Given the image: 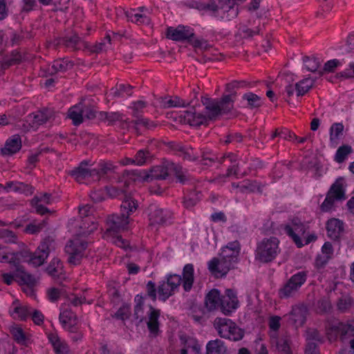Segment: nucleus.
Returning <instances> with one entry per match:
<instances>
[{
	"label": "nucleus",
	"instance_id": "3c124183",
	"mask_svg": "<svg viewBox=\"0 0 354 354\" xmlns=\"http://www.w3.org/2000/svg\"><path fill=\"white\" fill-rule=\"evenodd\" d=\"M277 347L280 354H291L290 339L288 337H282L279 339Z\"/></svg>",
	"mask_w": 354,
	"mask_h": 354
},
{
	"label": "nucleus",
	"instance_id": "393cba45",
	"mask_svg": "<svg viewBox=\"0 0 354 354\" xmlns=\"http://www.w3.org/2000/svg\"><path fill=\"white\" fill-rule=\"evenodd\" d=\"M328 236L333 240L339 239L344 230L343 223L337 218H331L326 223Z\"/></svg>",
	"mask_w": 354,
	"mask_h": 354
},
{
	"label": "nucleus",
	"instance_id": "4be33fe9",
	"mask_svg": "<svg viewBox=\"0 0 354 354\" xmlns=\"http://www.w3.org/2000/svg\"><path fill=\"white\" fill-rule=\"evenodd\" d=\"M236 3V0H211L209 3L201 4L198 8L200 10L207 9L213 12H216L218 9L229 11Z\"/></svg>",
	"mask_w": 354,
	"mask_h": 354
},
{
	"label": "nucleus",
	"instance_id": "aec40b11",
	"mask_svg": "<svg viewBox=\"0 0 354 354\" xmlns=\"http://www.w3.org/2000/svg\"><path fill=\"white\" fill-rule=\"evenodd\" d=\"M307 314L308 310L305 306L294 307L290 314L287 315L288 322L296 328L301 326L306 322Z\"/></svg>",
	"mask_w": 354,
	"mask_h": 354
},
{
	"label": "nucleus",
	"instance_id": "774afa93",
	"mask_svg": "<svg viewBox=\"0 0 354 354\" xmlns=\"http://www.w3.org/2000/svg\"><path fill=\"white\" fill-rule=\"evenodd\" d=\"M82 110L83 113V118H84L88 120H91L96 117V111L93 109V107L91 106H84L82 103Z\"/></svg>",
	"mask_w": 354,
	"mask_h": 354
},
{
	"label": "nucleus",
	"instance_id": "c85d7f7f",
	"mask_svg": "<svg viewBox=\"0 0 354 354\" xmlns=\"http://www.w3.org/2000/svg\"><path fill=\"white\" fill-rule=\"evenodd\" d=\"M20 257H24L22 252H10L6 247L0 245V262L8 263L12 267Z\"/></svg>",
	"mask_w": 354,
	"mask_h": 354
},
{
	"label": "nucleus",
	"instance_id": "4468645a",
	"mask_svg": "<svg viewBox=\"0 0 354 354\" xmlns=\"http://www.w3.org/2000/svg\"><path fill=\"white\" fill-rule=\"evenodd\" d=\"M285 232L292 238L294 242L299 246L303 245L300 239L306 232V226L298 218L292 220L290 225H286Z\"/></svg>",
	"mask_w": 354,
	"mask_h": 354
},
{
	"label": "nucleus",
	"instance_id": "6e6552de",
	"mask_svg": "<svg viewBox=\"0 0 354 354\" xmlns=\"http://www.w3.org/2000/svg\"><path fill=\"white\" fill-rule=\"evenodd\" d=\"M345 187L344 178H338L330 187L324 201L320 206L321 210L324 212H330L333 209L335 201L346 199Z\"/></svg>",
	"mask_w": 354,
	"mask_h": 354
},
{
	"label": "nucleus",
	"instance_id": "c03bdc74",
	"mask_svg": "<svg viewBox=\"0 0 354 354\" xmlns=\"http://www.w3.org/2000/svg\"><path fill=\"white\" fill-rule=\"evenodd\" d=\"M150 225H161L166 222V216L163 214L162 209L154 208L151 209L149 213Z\"/></svg>",
	"mask_w": 354,
	"mask_h": 354
},
{
	"label": "nucleus",
	"instance_id": "864d4df0",
	"mask_svg": "<svg viewBox=\"0 0 354 354\" xmlns=\"http://www.w3.org/2000/svg\"><path fill=\"white\" fill-rule=\"evenodd\" d=\"M243 99L247 100L248 106L251 108H257L261 106L260 97L253 93H245L243 95Z\"/></svg>",
	"mask_w": 354,
	"mask_h": 354
},
{
	"label": "nucleus",
	"instance_id": "0e129e2a",
	"mask_svg": "<svg viewBox=\"0 0 354 354\" xmlns=\"http://www.w3.org/2000/svg\"><path fill=\"white\" fill-rule=\"evenodd\" d=\"M243 336V332L242 330L235 325L230 330L229 335L225 338L233 341H239L242 339Z\"/></svg>",
	"mask_w": 354,
	"mask_h": 354
},
{
	"label": "nucleus",
	"instance_id": "e2e57ef3",
	"mask_svg": "<svg viewBox=\"0 0 354 354\" xmlns=\"http://www.w3.org/2000/svg\"><path fill=\"white\" fill-rule=\"evenodd\" d=\"M248 85L247 82L245 81H233L230 83L226 84L225 91L229 93L228 94H234V97H236L235 90L240 87H244Z\"/></svg>",
	"mask_w": 354,
	"mask_h": 354
},
{
	"label": "nucleus",
	"instance_id": "58836bf2",
	"mask_svg": "<svg viewBox=\"0 0 354 354\" xmlns=\"http://www.w3.org/2000/svg\"><path fill=\"white\" fill-rule=\"evenodd\" d=\"M324 257L318 256L316 259V265L317 267H323L330 258L333 252L332 244L329 242H326L322 249Z\"/></svg>",
	"mask_w": 354,
	"mask_h": 354
},
{
	"label": "nucleus",
	"instance_id": "9b49d317",
	"mask_svg": "<svg viewBox=\"0 0 354 354\" xmlns=\"http://www.w3.org/2000/svg\"><path fill=\"white\" fill-rule=\"evenodd\" d=\"M129 184L130 181L128 178L123 175L119 177L115 181L113 182L110 185L106 186L105 189L107 194L111 198L124 197V201L127 199L132 200L127 195Z\"/></svg>",
	"mask_w": 354,
	"mask_h": 354
},
{
	"label": "nucleus",
	"instance_id": "13d9d810",
	"mask_svg": "<svg viewBox=\"0 0 354 354\" xmlns=\"http://www.w3.org/2000/svg\"><path fill=\"white\" fill-rule=\"evenodd\" d=\"M62 41L67 47L75 48L76 45L80 41V38L76 33H73L71 35L64 37Z\"/></svg>",
	"mask_w": 354,
	"mask_h": 354
},
{
	"label": "nucleus",
	"instance_id": "a211bd4d",
	"mask_svg": "<svg viewBox=\"0 0 354 354\" xmlns=\"http://www.w3.org/2000/svg\"><path fill=\"white\" fill-rule=\"evenodd\" d=\"M10 192L22 193L28 195L32 193V188L30 185L19 181H9L5 185L0 184V192L8 193Z\"/></svg>",
	"mask_w": 354,
	"mask_h": 354
},
{
	"label": "nucleus",
	"instance_id": "37998d69",
	"mask_svg": "<svg viewBox=\"0 0 354 354\" xmlns=\"http://www.w3.org/2000/svg\"><path fill=\"white\" fill-rule=\"evenodd\" d=\"M160 315L159 311L151 307V311L149 315V321L147 322V327L149 331L156 335L158 330V317Z\"/></svg>",
	"mask_w": 354,
	"mask_h": 354
},
{
	"label": "nucleus",
	"instance_id": "a878e982",
	"mask_svg": "<svg viewBox=\"0 0 354 354\" xmlns=\"http://www.w3.org/2000/svg\"><path fill=\"white\" fill-rule=\"evenodd\" d=\"M12 310H10V315L14 319L25 320L32 313V308L19 304V301L15 300L12 305Z\"/></svg>",
	"mask_w": 354,
	"mask_h": 354
},
{
	"label": "nucleus",
	"instance_id": "e433bc0d",
	"mask_svg": "<svg viewBox=\"0 0 354 354\" xmlns=\"http://www.w3.org/2000/svg\"><path fill=\"white\" fill-rule=\"evenodd\" d=\"M221 298L219 292L213 289L206 296L205 305L209 310H213L221 304Z\"/></svg>",
	"mask_w": 354,
	"mask_h": 354
},
{
	"label": "nucleus",
	"instance_id": "72a5a7b5",
	"mask_svg": "<svg viewBox=\"0 0 354 354\" xmlns=\"http://www.w3.org/2000/svg\"><path fill=\"white\" fill-rule=\"evenodd\" d=\"M227 348L221 339L209 341L206 346V354H226Z\"/></svg>",
	"mask_w": 354,
	"mask_h": 354
},
{
	"label": "nucleus",
	"instance_id": "7c9ffc66",
	"mask_svg": "<svg viewBox=\"0 0 354 354\" xmlns=\"http://www.w3.org/2000/svg\"><path fill=\"white\" fill-rule=\"evenodd\" d=\"M73 65V63L69 60L64 59H57L53 62L50 67H48V71L50 75L55 74L57 72H65L71 69Z\"/></svg>",
	"mask_w": 354,
	"mask_h": 354
},
{
	"label": "nucleus",
	"instance_id": "1a4fd4ad",
	"mask_svg": "<svg viewBox=\"0 0 354 354\" xmlns=\"http://www.w3.org/2000/svg\"><path fill=\"white\" fill-rule=\"evenodd\" d=\"M307 274L304 271L299 272L292 275L287 282L279 290L281 299L293 297L306 282Z\"/></svg>",
	"mask_w": 354,
	"mask_h": 354
},
{
	"label": "nucleus",
	"instance_id": "b1692460",
	"mask_svg": "<svg viewBox=\"0 0 354 354\" xmlns=\"http://www.w3.org/2000/svg\"><path fill=\"white\" fill-rule=\"evenodd\" d=\"M236 324L229 319L217 317L214 319V326L220 337L225 338L229 335V331Z\"/></svg>",
	"mask_w": 354,
	"mask_h": 354
},
{
	"label": "nucleus",
	"instance_id": "f3484780",
	"mask_svg": "<svg viewBox=\"0 0 354 354\" xmlns=\"http://www.w3.org/2000/svg\"><path fill=\"white\" fill-rule=\"evenodd\" d=\"M260 32L259 24H257L255 21L252 24L250 21H248L246 24H240L239 25L235 36L241 39H251L255 35H259Z\"/></svg>",
	"mask_w": 354,
	"mask_h": 354
},
{
	"label": "nucleus",
	"instance_id": "2f4dec72",
	"mask_svg": "<svg viewBox=\"0 0 354 354\" xmlns=\"http://www.w3.org/2000/svg\"><path fill=\"white\" fill-rule=\"evenodd\" d=\"M344 125L342 123L336 122L330 128V142L332 146L336 147L343 136Z\"/></svg>",
	"mask_w": 354,
	"mask_h": 354
},
{
	"label": "nucleus",
	"instance_id": "f257e3e1",
	"mask_svg": "<svg viewBox=\"0 0 354 354\" xmlns=\"http://www.w3.org/2000/svg\"><path fill=\"white\" fill-rule=\"evenodd\" d=\"M234 94H227L220 100L203 97L201 102L206 109L207 115L196 113L195 108L185 111L180 115L181 120L190 126L206 124L208 120L215 119L218 115L230 112L234 107Z\"/></svg>",
	"mask_w": 354,
	"mask_h": 354
},
{
	"label": "nucleus",
	"instance_id": "423d86ee",
	"mask_svg": "<svg viewBox=\"0 0 354 354\" xmlns=\"http://www.w3.org/2000/svg\"><path fill=\"white\" fill-rule=\"evenodd\" d=\"M55 249V240L51 236L46 237L38 246L37 250L34 253L28 251L21 252L23 257H29L28 261L35 267L43 265L48 258L50 251Z\"/></svg>",
	"mask_w": 354,
	"mask_h": 354
},
{
	"label": "nucleus",
	"instance_id": "f03ea898",
	"mask_svg": "<svg viewBox=\"0 0 354 354\" xmlns=\"http://www.w3.org/2000/svg\"><path fill=\"white\" fill-rule=\"evenodd\" d=\"M174 174L180 183L185 184L189 180L187 171L180 165L173 162H167L165 165H158L153 167L149 171H133L132 175L136 176L133 180L142 179L143 181L149 182L153 180L165 179L169 174Z\"/></svg>",
	"mask_w": 354,
	"mask_h": 354
},
{
	"label": "nucleus",
	"instance_id": "09e8293b",
	"mask_svg": "<svg viewBox=\"0 0 354 354\" xmlns=\"http://www.w3.org/2000/svg\"><path fill=\"white\" fill-rule=\"evenodd\" d=\"M177 153L180 157H182L184 160L196 161L198 160V156L194 154L192 148H185L184 147H177Z\"/></svg>",
	"mask_w": 354,
	"mask_h": 354
},
{
	"label": "nucleus",
	"instance_id": "603ef678",
	"mask_svg": "<svg viewBox=\"0 0 354 354\" xmlns=\"http://www.w3.org/2000/svg\"><path fill=\"white\" fill-rule=\"evenodd\" d=\"M353 305V300L350 297L342 296L337 301V306L341 312L348 310Z\"/></svg>",
	"mask_w": 354,
	"mask_h": 354
},
{
	"label": "nucleus",
	"instance_id": "79ce46f5",
	"mask_svg": "<svg viewBox=\"0 0 354 354\" xmlns=\"http://www.w3.org/2000/svg\"><path fill=\"white\" fill-rule=\"evenodd\" d=\"M68 117L73 120L75 125H79L83 122L82 103L75 105L69 109Z\"/></svg>",
	"mask_w": 354,
	"mask_h": 354
},
{
	"label": "nucleus",
	"instance_id": "de8ad7c7",
	"mask_svg": "<svg viewBox=\"0 0 354 354\" xmlns=\"http://www.w3.org/2000/svg\"><path fill=\"white\" fill-rule=\"evenodd\" d=\"M189 43L196 50L201 51L209 50L212 48V45L203 38H197L193 36L189 39Z\"/></svg>",
	"mask_w": 354,
	"mask_h": 354
},
{
	"label": "nucleus",
	"instance_id": "c9c22d12",
	"mask_svg": "<svg viewBox=\"0 0 354 354\" xmlns=\"http://www.w3.org/2000/svg\"><path fill=\"white\" fill-rule=\"evenodd\" d=\"M116 166L111 161H102L98 164L97 168H94L97 174L95 176V180H99L103 176L109 173L115 172Z\"/></svg>",
	"mask_w": 354,
	"mask_h": 354
},
{
	"label": "nucleus",
	"instance_id": "bf43d9fd",
	"mask_svg": "<svg viewBox=\"0 0 354 354\" xmlns=\"http://www.w3.org/2000/svg\"><path fill=\"white\" fill-rule=\"evenodd\" d=\"M306 68L311 72H315L320 66L319 62L314 57H306L304 58Z\"/></svg>",
	"mask_w": 354,
	"mask_h": 354
},
{
	"label": "nucleus",
	"instance_id": "c756f323",
	"mask_svg": "<svg viewBox=\"0 0 354 354\" xmlns=\"http://www.w3.org/2000/svg\"><path fill=\"white\" fill-rule=\"evenodd\" d=\"M194 266L191 263L186 264L183 268L182 283L184 290L187 292L192 288L194 281Z\"/></svg>",
	"mask_w": 354,
	"mask_h": 354
},
{
	"label": "nucleus",
	"instance_id": "69168bd1",
	"mask_svg": "<svg viewBox=\"0 0 354 354\" xmlns=\"http://www.w3.org/2000/svg\"><path fill=\"white\" fill-rule=\"evenodd\" d=\"M306 341L307 343L309 342H322V336L319 332L315 328H309L306 331Z\"/></svg>",
	"mask_w": 354,
	"mask_h": 354
},
{
	"label": "nucleus",
	"instance_id": "473e14b6",
	"mask_svg": "<svg viewBox=\"0 0 354 354\" xmlns=\"http://www.w3.org/2000/svg\"><path fill=\"white\" fill-rule=\"evenodd\" d=\"M47 273L55 279L59 278L64 272V267L60 259L54 258L46 269Z\"/></svg>",
	"mask_w": 354,
	"mask_h": 354
},
{
	"label": "nucleus",
	"instance_id": "9d476101",
	"mask_svg": "<svg viewBox=\"0 0 354 354\" xmlns=\"http://www.w3.org/2000/svg\"><path fill=\"white\" fill-rule=\"evenodd\" d=\"M182 283V277L178 274H169L166 281H162L158 286L159 298L163 301L174 294Z\"/></svg>",
	"mask_w": 354,
	"mask_h": 354
},
{
	"label": "nucleus",
	"instance_id": "f8f14e48",
	"mask_svg": "<svg viewBox=\"0 0 354 354\" xmlns=\"http://www.w3.org/2000/svg\"><path fill=\"white\" fill-rule=\"evenodd\" d=\"M93 212L94 209L88 205L79 207V214L82 222L80 227L84 234H89L97 229V224Z\"/></svg>",
	"mask_w": 354,
	"mask_h": 354
},
{
	"label": "nucleus",
	"instance_id": "2eb2a0df",
	"mask_svg": "<svg viewBox=\"0 0 354 354\" xmlns=\"http://www.w3.org/2000/svg\"><path fill=\"white\" fill-rule=\"evenodd\" d=\"M193 36H194L193 30L187 26H178L176 28L169 27L167 30V38L174 41H181L188 40V41H189V39L191 37H193Z\"/></svg>",
	"mask_w": 354,
	"mask_h": 354
},
{
	"label": "nucleus",
	"instance_id": "39448f33",
	"mask_svg": "<svg viewBox=\"0 0 354 354\" xmlns=\"http://www.w3.org/2000/svg\"><path fill=\"white\" fill-rule=\"evenodd\" d=\"M87 247V241L82 236H77L69 240L64 249L68 256V263L71 266L80 264L82 259L86 256Z\"/></svg>",
	"mask_w": 354,
	"mask_h": 354
},
{
	"label": "nucleus",
	"instance_id": "f704fd0d",
	"mask_svg": "<svg viewBox=\"0 0 354 354\" xmlns=\"http://www.w3.org/2000/svg\"><path fill=\"white\" fill-rule=\"evenodd\" d=\"M227 160L232 164V165L228 167L225 176L229 177L232 175H236L239 170V164L236 162V155L234 153L225 154L219 159L218 162L221 164H223Z\"/></svg>",
	"mask_w": 354,
	"mask_h": 354
},
{
	"label": "nucleus",
	"instance_id": "0eeeda50",
	"mask_svg": "<svg viewBox=\"0 0 354 354\" xmlns=\"http://www.w3.org/2000/svg\"><path fill=\"white\" fill-rule=\"evenodd\" d=\"M279 243L275 237L262 240L258 243L255 250V259L262 263L272 261L279 252Z\"/></svg>",
	"mask_w": 354,
	"mask_h": 354
},
{
	"label": "nucleus",
	"instance_id": "dca6fc26",
	"mask_svg": "<svg viewBox=\"0 0 354 354\" xmlns=\"http://www.w3.org/2000/svg\"><path fill=\"white\" fill-rule=\"evenodd\" d=\"M87 165V162L83 161L77 167L71 170L69 174L79 183H82L84 180L88 178L95 180V175L97 174V172L94 170V168H88Z\"/></svg>",
	"mask_w": 354,
	"mask_h": 354
},
{
	"label": "nucleus",
	"instance_id": "6e6d98bb",
	"mask_svg": "<svg viewBox=\"0 0 354 354\" xmlns=\"http://www.w3.org/2000/svg\"><path fill=\"white\" fill-rule=\"evenodd\" d=\"M189 104V102H186L182 99L175 97L172 99H169L165 100L164 102L163 106L165 108H171V107H180V106H186Z\"/></svg>",
	"mask_w": 354,
	"mask_h": 354
},
{
	"label": "nucleus",
	"instance_id": "8fccbe9b",
	"mask_svg": "<svg viewBox=\"0 0 354 354\" xmlns=\"http://www.w3.org/2000/svg\"><path fill=\"white\" fill-rule=\"evenodd\" d=\"M352 152L351 147L348 145H343L338 148L337 150L335 160L336 162L341 163L343 162L346 158L347 156Z\"/></svg>",
	"mask_w": 354,
	"mask_h": 354
},
{
	"label": "nucleus",
	"instance_id": "bb28decb",
	"mask_svg": "<svg viewBox=\"0 0 354 354\" xmlns=\"http://www.w3.org/2000/svg\"><path fill=\"white\" fill-rule=\"evenodd\" d=\"M12 268H15V277L19 279L24 285H36V279L25 271L19 260Z\"/></svg>",
	"mask_w": 354,
	"mask_h": 354
},
{
	"label": "nucleus",
	"instance_id": "a19ab883",
	"mask_svg": "<svg viewBox=\"0 0 354 354\" xmlns=\"http://www.w3.org/2000/svg\"><path fill=\"white\" fill-rule=\"evenodd\" d=\"M315 80L305 78L295 84V90L297 96H302L306 94L313 86Z\"/></svg>",
	"mask_w": 354,
	"mask_h": 354
},
{
	"label": "nucleus",
	"instance_id": "a18cd8bd",
	"mask_svg": "<svg viewBox=\"0 0 354 354\" xmlns=\"http://www.w3.org/2000/svg\"><path fill=\"white\" fill-rule=\"evenodd\" d=\"M48 338L53 346L54 351L57 354H68V348L67 345L62 342L58 337L54 335H50Z\"/></svg>",
	"mask_w": 354,
	"mask_h": 354
},
{
	"label": "nucleus",
	"instance_id": "ea45409f",
	"mask_svg": "<svg viewBox=\"0 0 354 354\" xmlns=\"http://www.w3.org/2000/svg\"><path fill=\"white\" fill-rule=\"evenodd\" d=\"M111 44V39L110 35L107 34L102 42L97 43L95 45L90 46L85 44V48L91 53H100L107 50L109 46Z\"/></svg>",
	"mask_w": 354,
	"mask_h": 354
},
{
	"label": "nucleus",
	"instance_id": "4d7b16f0",
	"mask_svg": "<svg viewBox=\"0 0 354 354\" xmlns=\"http://www.w3.org/2000/svg\"><path fill=\"white\" fill-rule=\"evenodd\" d=\"M10 332L12 334L15 340L18 343H24L26 340L25 335L21 328L13 326L10 328Z\"/></svg>",
	"mask_w": 354,
	"mask_h": 354
},
{
	"label": "nucleus",
	"instance_id": "5fc2aeb1",
	"mask_svg": "<svg viewBox=\"0 0 354 354\" xmlns=\"http://www.w3.org/2000/svg\"><path fill=\"white\" fill-rule=\"evenodd\" d=\"M0 239H3L6 243H17V236L10 230L0 229Z\"/></svg>",
	"mask_w": 354,
	"mask_h": 354
},
{
	"label": "nucleus",
	"instance_id": "20e7f679",
	"mask_svg": "<svg viewBox=\"0 0 354 354\" xmlns=\"http://www.w3.org/2000/svg\"><path fill=\"white\" fill-rule=\"evenodd\" d=\"M326 335L328 339L332 342L339 335L343 342H346L354 337V322H341L338 320L328 322L326 326Z\"/></svg>",
	"mask_w": 354,
	"mask_h": 354
},
{
	"label": "nucleus",
	"instance_id": "49530a36",
	"mask_svg": "<svg viewBox=\"0 0 354 354\" xmlns=\"http://www.w3.org/2000/svg\"><path fill=\"white\" fill-rule=\"evenodd\" d=\"M98 118L102 121H108L109 124H113L116 121L123 120L122 114L118 112H100L98 114Z\"/></svg>",
	"mask_w": 354,
	"mask_h": 354
},
{
	"label": "nucleus",
	"instance_id": "5701e85b",
	"mask_svg": "<svg viewBox=\"0 0 354 354\" xmlns=\"http://www.w3.org/2000/svg\"><path fill=\"white\" fill-rule=\"evenodd\" d=\"M51 113L50 111L45 109L38 111L34 113L30 114L28 116L27 121L29 122V125L34 129L38 128L39 126L46 123L51 118Z\"/></svg>",
	"mask_w": 354,
	"mask_h": 354
},
{
	"label": "nucleus",
	"instance_id": "6ab92c4d",
	"mask_svg": "<svg viewBox=\"0 0 354 354\" xmlns=\"http://www.w3.org/2000/svg\"><path fill=\"white\" fill-rule=\"evenodd\" d=\"M59 320L66 330L71 333H77V316L71 310H63L59 315Z\"/></svg>",
	"mask_w": 354,
	"mask_h": 354
},
{
	"label": "nucleus",
	"instance_id": "052dcab7",
	"mask_svg": "<svg viewBox=\"0 0 354 354\" xmlns=\"http://www.w3.org/2000/svg\"><path fill=\"white\" fill-rule=\"evenodd\" d=\"M45 223L44 221L41 223H37L35 221L32 222L26 225L25 232L32 234H37L44 228Z\"/></svg>",
	"mask_w": 354,
	"mask_h": 354
},
{
	"label": "nucleus",
	"instance_id": "680f3d73",
	"mask_svg": "<svg viewBox=\"0 0 354 354\" xmlns=\"http://www.w3.org/2000/svg\"><path fill=\"white\" fill-rule=\"evenodd\" d=\"M150 157V153L148 150H139L135 156V163L138 165H142L145 163Z\"/></svg>",
	"mask_w": 354,
	"mask_h": 354
},
{
	"label": "nucleus",
	"instance_id": "ddd939ff",
	"mask_svg": "<svg viewBox=\"0 0 354 354\" xmlns=\"http://www.w3.org/2000/svg\"><path fill=\"white\" fill-rule=\"evenodd\" d=\"M233 267L230 260L223 259L221 256L212 259L208 264L209 271L216 277L225 275Z\"/></svg>",
	"mask_w": 354,
	"mask_h": 354
},
{
	"label": "nucleus",
	"instance_id": "412c9836",
	"mask_svg": "<svg viewBox=\"0 0 354 354\" xmlns=\"http://www.w3.org/2000/svg\"><path fill=\"white\" fill-rule=\"evenodd\" d=\"M239 252L240 244L238 241H234L225 246L219 256L226 261L230 260V263L234 266V263L237 262Z\"/></svg>",
	"mask_w": 354,
	"mask_h": 354
},
{
	"label": "nucleus",
	"instance_id": "4c0bfd02",
	"mask_svg": "<svg viewBox=\"0 0 354 354\" xmlns=\"http://www.w3.org/2000/svg\"><path fill=\"white\" fill-rule=\"evenodd\" d=\"M238 305L236 297H222L221 300V308L222 312L225 314H230L233 310L236 309Z\"/></svg>",
	"mask_w": 354,
	"mask_h": 354
},
{
	"label": "nucleus",
	"instance_id": "cd10ccee",
	"mask_svg": "<svg viewBox=\"0 0 354 354\" xmlns=\"http://www.w3.org/2000/svg\"><path fill=\"white\" fill-rule=\"evenodd\" d=\"M21 147V140L19 136L14 135L7 140L1 152L3 155H12L19 151Z\"/></svg>",
	"mask_w": 354,
	"mask_h": 354
},
{
	"label": "nucleus",
	"instance_id": "7ed1b4c3",
	"mask_svg": "<svg viewBox=\"0 0 354 354\" xmlns=\"http://www.w3.org/2000/svg\"><path fill=\"white\" fill-rule=\"evenodd\" d=\"M137 209V203L134 200L127 199L121 205V213L113 214L108 218V233L118 232L127 229L129 214Z\"/></svg>",
	"mask_w": 354,
	"mask_h": 354
},
{
	"label": "nucleus",
	"instance_id": "338daca9",
	"mask_svg": "<svg viewBox=\"0 0 354 354\" xmlns=\"http://www.w3.org/2000/svg\"><path fill=\"white\" fill-rule=\"evenodd\" d=\"M331 308L330 301L327 297H324L318 300L317 309L319 313H326Z\"/></svg>",
	"mask_w": 354,
	"mask_h": 354
}]
</instances>
